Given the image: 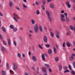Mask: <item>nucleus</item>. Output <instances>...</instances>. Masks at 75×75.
<instances>
[{
  "instance_id": "nucleus-19",
  "label": "nucleus",
  "mask_w": 75,
  "mask_h": 75,
  "mask_svg": "<svg viewBox=\"0 0 75 75\" xmlns=\"http://www.w3.org/2000/svg\"><path fill=\"white\" fill-rule=\"evenodd\" d=\"M48 53L49 54H50L52 52V50L51 49H49L48 50Z\"/></svg>"
},
{
  "instance_id": "nucleus-8",
  "label": "nucleus",
  "mask_w": 75,
  "mask_h": 75,
  "mask_svg": "<svg viewBox=\"0 0 75 75\" xmlns=\"http://www.w3.org/2000/svg\"><path fill=\"white\" fill-rule=\"evenodd\" d=\"M46 13L47 17H49L50 16V13H49V12L48 11H46Z\"/></svg>"
},
{
  "instance_id": "nucleus-1",
  "label": "nucleus",
  "mask_w": 75,
  "mask_h": 75,
  "mask_svg": "<svg viewBox=\"0 0 75 75\" xmlns=\"http://www.w3.org/2000/svg\"><path fill=\"white\" fill-rule=\"evenodd\" d=\"M34 29L35 33H38V31H39V29H38V25L36 24L35 25V26L34 27Z\"/></svg>"
},
{
  "instance_id": "nucleus-60",
  "label": "nucleus",
  "mask_w": 75,
  "mask_h": 75,
  "mask_svg": "<svg viewBox=\"0 0 75 75\" xmlns=\"http://www.w3.org/2000/svg\"><path fill=\"white\" fill-rule=\"evenodd\" d=\"M16 9H17L18 10H20V9H19V8H18V7H16Z\"/></svg>"
},
{
  "instance_id": "nucleus-32",
  "label": "nucleus",
  "mask_w": 75,
  "mask_h": 75,
  "mask_svg": "<svg viewBox=\"0 0 75 75\" xmlns=\"http://www.w3.org/2000/svg\"><path fill=\"white\" fill-rule=\"evenodd\" d=\"M45 67H47V68H50V66L48 64H45Z\"/></svg>"
},
{
  "instance_id": "nucleus-57",
  "label": "nucleus",
  "mask_w": 75,
  "mask_h": 75,
  "mask_svg": "<svg viewBox=\"0 0 75 75\" xmlns=\"http://www.w3.org/2000/svg\"><path fill=\"white\" fill-rule=\"evenodd\" d=\"M49 72H51V69H49Z\"/></svg>"
},
{
  "instance_id": "nucleus-18",
  "label": "nucleus",
  "mask_w": 75,
  "mask_h": 75,
  "mask_svg": "<svg viewBox=\"0 0 75 75\" xmlns=\"http://www.w3.org/2000/svg\"><path fill=\"white\" fill-rule=\"evenodd\" d=\"M1 50L3 52H5L6 51V49H5V48L4 47H2Z\"/></svg>"
},
{
  "instance_id": "nucleus-10",
  "label": "nucleus",
  "mask_w": 75,
  "mask_h": 75,
  "mask_svg": "<svg viewBox=\"0 0 75 75\" xmlns=\"http://www.w3.org/2000/svg\"><path fill=\"white\" fill-rule=\"evenodd\" d=\"M6 67L7 69L8 70V69L10 68V66H9V64L8 63H6Z\"/></svg>"
},
{
  "instance_id": "nucleus-28",
  "label": "nucleus",
  "mask_w": 75,
  "mask_h": 75,
  "mask_svg": "<svg viewBox=\"0 0 75 75\" xmlns=\"http://www.w3.org/2000/svg\"><path fill=\"white\" fill-rule=\"evenodd\" d=\"M13 4V2L12 1H11L9 2V6L11 7L12 6V5Z\"/></svg>"
},
{
  "instance_id": "nucleus-42",
  "label": "nucleus",
  "mask_w": 75,
  "mask_h": 75,
  "mask_svg": "<svg viewBox=\"0 0 75 75\" xmlns=\"http://www.w3.org/2000/svg\"><path fill=\"white\" fill-rule=\"evenodd\" d=\"M73 67L74 68H75V62H74L73 63Z\"/></svg>"
},
{
  "instance_id": "nucleus-2",
  "label": "nucleus",
  "mask_w": 75,
  "mask_h": 75,
  "mask_svg": "<svg viewBox=\"0 0 75 75\" xmlns=\"http://www.w3.org/2000/svg\"><path fill=\"white\" fill-rule=\"evenodd\" d=\"M66 5L67 6L68 8H70L71 7V5L69 4V2L67 1L66 2Z\"/></svg>"
},
{
  "instance_id": "nucleus-62",
  "label": "nucleus",
  "mask_w": 75,
  "mask_h": 75,
  "mask_svg": "<svg viewBox=\"0 0 75 75\" xmlns=\"http://www.w3.org/2000/svg\"><path fill=\"white\" fill-rule=\"evenodd\" d=\"M61 13H64V10H62L61 11Z\"/></svg>"
},
{
  "instance_id": "nucleus-38",
  "label": "nucleus",
  "mask_w": 75,
  "mask_h": 75,
  "mask_svg": "<svg viewBox=\"0 0 75 75\" xmlns=\"http://www.w3.org/2000/svg\"><path fill=\"white\" fill-rule=\"evenodd\" d=\"M39 48H40L41 49H42V46H41V45H40V44H39Z\"/></svg>"
},
{
  "instance_id": "nucleus-29",
  "label": "nucleus",
  "mask_w": 75,
  "mask_h": 75,
  "mask_svg": "<svg viewBox=\"0 0 75 75\" xmlns=\"http://www.w3.org/2000/svg\"><path fill=\"white\" fill-rule=\"evenodd\" d=\"M69 27L71 30H74V28H73V26H72L70 25Z\"/></svg>"
},
{
  "instance_id": "nucleus-14",
  "label": "nucleus",
  "mask_w": 75,
  "mask_h": 75,
  "mask_svg": "<svg viewBox=\"0 0 75 75\" xmlns=\"http://www.w3.org/2000/svg\"><path fill=\"white\" fill-rule=\"evenodd\" d=\"M65 18V16L63 14H62L60 15V18Z\"/></svg>"
},
{
  "instance_id": "nucleus-48",
  "label": "nucleus",
  "mask_w": 75,
  "mask_h": 75,
  "mask_svg": "<svg viewBox=\"0 0 75 75\" xmlns=\"http://www.w3.org/2000/svg\"><path fill=\"white\" fill-rule=\"evenodd\" d=\"M56 36L57 38H59V35H56Z\"/></svg>"
},
{
  "instance_id": "nucleus-50",
  "label": "nucleus",
  "mask_w": 75,
  "mask_h": 75,
  "mask_svg": "<svg viewBox=\"0 0 75 75\" xmlns=\"http://www.w3.org/2000/svg\"><path fill=\"white\" fill-rule=\"evenodd\" d=\"M44 55L46 57H47L48 55H47V53H45L44 54Z\"/></svg>"
},
{
  "instance_id": "nucleus-36",
  "label": "nucleus",
  "mask_w": 75,
  "mask_h": 75,
  "mask_svg": "<svg viewBox=\"0 0 75 75\" xmlns=\"http://www.w3.org/2000/svg\"><path fill=\"white\" fill-rule=\"evenodd\" d=\"M42 8V10H45V7H44V5H42L41 6Z\"/></svg>"
},
{
  "instance_id": "nucleus-54",
  "label": "nucleus",
  "mask_w": 75,
  "mask_h": 75,
  "mask_svg": "<svg viewBox=\"0 0 75 75\" xmlns=\"http://www.w3.org/2000/svg\"><path fill=\"white\" fill-rule=\"evenodd\" d=\"M28 36L29 37H32V35L30 34H29L28 35Z\"/></svg>"
},
{
  "instance_id": "nucleus-46",
  "label": "nucleus",
  "mask_w": 75,
  "mask_h": 75,
  "mask_svg": "<svg viewBox=\"0 0 75 75\" xmlns=\"http://www.w3.org/2000/svg\"><path fill=\"white\" fill-rule=\"evenodd\" d=\"M64 15H65L66 17H67V13H64Z\"/></svg>"
},
{
  "instance_id": "nucleus-44",
  "label": "nucleus",
  "mask_w": 75,
  "mask_h": 75,
  "mask_svg": "<svg viewBox=\"0 0 75 75\" xmlns=\"http://www.w3.org/2000/svg\"><path fill=\"white\" fill-rule=\"evenodd\" d=\"M0 39L1 40H3V37H2L1 35V34H0Z\"/></svg>"
},
{
  "instance_id": "nucleus-24",
  "label": "nucleus",
  "mask_w": 75,
  "mask_h": 75,
  "mask_svg": "<svg viewBox=\"0 0 75 75\" xmlns=\"http://www.w3.org/2000/svg\"><path fill=\"white\" fill-rule=\"evenodd\" d=\"M55 33H56V35H59V33L58 31H56Z\"/></svg>"
},
{
  "instance_id": "nucleus-43",
  "label": "nucleus",
  "mask_w": 75,
  "mask_h": 75,
  "mask_svg": "<svg viewBox=\"0 0 75 75\" xmlns=\"http://www.w3.org/2000/svg\"><path fill=\"white\" fill-rule=\"evenodd\" d=\"M40 11H36V14H40Z\"/></svg>"
},
{
  "instance_id": "nucleus-17",
  "label": "nucleus",
  "mask_w": 75,
  "mask_h": 75,
  "mask_svg": "<svg viewBox=\"0 0 75 75\" xmlns=\"http://www.w3.org/2000/svg\"><path fill=\"white\" fill-rule=\"evenodd\" d=\"M59 70L60 71H61V69H62V66L61 65H60L59 67Z\"/></svg>"
},
{
  "instance_id": "nucleus-25",
  "label": "nucleus",
  "mask_w": 75,
  "mask_h": 75,
  "mask_svg": "<svg viewBox=\"0 0 75 75\" xmlns=\"http://www.w3.org/2000/svg\"><path fill=\"white\" fill-rule=\"evenodd\" d=\"M50 7H51V8H54V6L52 4H50Z\"/></svg>"
},
{
  "instance_id": "nucleus-9",
  "label": "nucleus",
  "mask_w": 75,
  "mask_h": 75,
  "mask_svg": "<svg viewBox=\"0 0 75 75\" xmlns=\"http://www.w3.org/2000/svg\"><path fill=\"white\" fill-rule=\"evenodd\" d=\"M53 51L55 54H57V49L54 47H53Z\"/></svg>"
},
{
  "instance_id": "nucleus-26",
  "label": "nucleus",
  "mask_w": 75,
  "mask_h": 75,
  "mask_svg": "<svg viewBox=\"0 0 75 75\" xmlns=\"http://www.w3.org/2000/svg\"><path fill=\"white\" fill-rule=\"evenodd\" d=\"M13 31L16 32L17 31V29L16 28H13Z\"/></svg>"
},
{
  "instance_id": "nucleus-39",
  "label": "nucleus",
  "mask_w": 75,
  "mask_h": 75,
  "mask_svg": "<svg viewBox=\"0 0 75 75\" xmlns=\"http://www.w3.org/2000/svg\"><path fill=\"white\" fill-rule=\"evenodd\" d=\"M48 18L49 20L50 21H51V18L50 17V16H48Z\"/></svg>"
},
{
  "instance_id": "nucleus-6",
  "label": "nucleus",
  "mask_w": 75,
  "mask_h": 75,
  "mask_svg": "<svg viewBox=\"0 0 75 75\" xmlns=\"http://www.w3.org/2000/svg\"><path fill=\"white\" fill-rule=\"evenodd\" d=\"M1 29L3 32H4V33L6 32V28H5L4 27V26H2L1 28Z\"/></svg>"
},
{
  "instance_id": "nucleus-52",
  "label": "nucleus",
  "mask_w": 75,
  "mask_h": 75,
  "mask_svg": "<svg viewBox=\"0 0 75 75\" xmlns=\"http://www.w3.org/2000/svg\"><path fill=\"white\" fill-rule=\"evenodd\" d=\"M23 7H24V8H26V7H27V6L25 5L24 4H23Z\"/></svg>"
},
{
  "instance_id": "nucleus-20",
  "label": "nucleus",
  "mask_w": 75,
  "mask_h": 75,
  "mask_svg": "<svg viewBox=\"0 0 75 75\" xmlns=\"http://www.w3.org/2000/svg\"><path fill=\"white\" fill-rule=\"evenodd\" d=\"M39 30L41 32H42L43 30H42V27L41 26H40L39 27Z\"/></svg>"
},
{
  "instance_id": "nucleus-4",
  "label": "nucleus",
  "mask_w": 75,
  "mask_h": 75,
  "mask_svg": "<svg viewBox=\"0 0 75 75\" xmlns=\"http://www.w3.org/2000/svg\"><path fill=\"white\" fill-rule=\"evenodd\" d=\"M13 65L14 67H13V69L15 70L17 68V64H16V63H13Z\"/></svg>"
},
{
  "instance_id": "nucleus-16",
  "label": "nucleus",
  "mask_w": 75,
  "mask_h": 75,
  "mask_svg": "<svg viewBox=\"0 0 75 75\" xmlns=\"http://www.w3.org/2000/svg\"><path fill=\"white\" fill-rule=\"evenodd\" d=\"M60 20L62 21V22H64L65 21V19L64 18H60Z\"/></svg>"
},
{
  "instance_id": "nucleus-23",
  "label": "nucleus",
  "mask_w": 75,
  "mask_h": 75,
  "mask_svg": "<svg viewBox=\"0 0 75 75\" xmlns=\"http://www.w3.org/2000/svg\"><path fill=\"white\" fill-rule=\"evenodd\" d=\"M2 75H6V72L4 71H2Z\"/></svg>"
},
{
  "instance_id": "nucleus-40",
  "label": "nucleus",
  "mask_w": 75,
  "mask_h": 75,
  "mask_svg": "<svg viewBox=\"0 0 75 75\" xmlns=\"http://www.w3.org/2000/svg\"><path fill=\"white\" fill-rule=\"evenodd\" d=\"M45 46L47 47V48H49L50 47V45L49 44H46Z\"/></svg>"
},
{
  "instance_id": "nucleus-49",
  "label": "nucleus",
  "mask_w": 75,
  "mask_h": 75,
  "mask_svg": "<svg viewBox=\"0 0 75 75\" xmlns=\"http://www.w3.org/2000/svg\"><path fill=\"white\" fill-rule=\"evenodd\" d=\"M71 56H72V57H75V54L74 53H72Z\"/></svg>"
},
{
  "instance_id": "nucleus-63",
  "label": "nucleus",
  "mask_w": 75,
  "mask_h": 75,
  "mask_svg": "<svg viewBox=\"0 0 75 75\" xmlns=\"http://www.w3.org/2000/svg\"><path fill=\"white\" fill-rule=\"evenodd\" d=\"M73 9L74 10H75V6H74L73 7Z\"/></svg>"
},
{
  "instance_id": "nucleus-53",
  "label": "nucleus",
  "mask_w": 75,
  "mask_h": 75,
  "mask_svg": "<svg viewBox=\"0 0 75 75\" xmlns=\"http://www.w3.org/2000/svg\"><path fill=\"white\" fill-rule=\"evenodd\" d=\"M67 35L68 36H69V35H70V33H67Z\"/></svg>"
},
{
  "instance_id": "nucleus-22",
  "label": "nucleus",
  "mask_w": 75,
  "mask_h": 75,
  "mask_svg": "<svg viewBox=\"0 0 75 75\" xmlns=\"http://www.w3.org/2000/svg\"><path fill=\"white\" fill-rule=\"evenodd\" d=\"M71 74L73 75H75V72L74 70H71Z\"/></svg>"
},
{
  "instance_id": "nucleus-37",
  "label": "nucleus",
  "mask_w": 75,
  "mask_h": 75,
  "mask_svg": "<svg viewBox=\"0 0 75 75\" xmlns=\"http://www.w3.org/2000/svg\"><path fill=\"white\" fill-rule=\"evenodd\" d=\"M59 60V58L58 57H57L55 58V61H58Z\"/></svg>"
},
{
  "instance_id": "nucleus-59",
  "label": "nucleus",
  "mask_w": 75,
  "mask_h": 75,
  "mask_svg": "<svg viewBox=\"0 0 75 75\" xmlns=\"http://www.w3.org/2000/svg\"><path fill=\"white\" fill-rule=\"evenodd\" d=\"M35 4L36 5H38V4H39V3H38L37 2H35Z\"/></svg>"
},
{
  "instance_id": "nucleus-21",
  "label": "nucleus",
  "mask_w": 75,
  "mask_h": 75,
  "mask_svg": "<svg viewBox=\"0 0 75 75\" xmlns=\"http://www.w3.org/2000/svg\"><path fill=\"white\" fill-rule=\"evenodd\" d=\"M42 59L43 60H45V57L44 54H42Z\"/></svg>"
},
{
  "instance_id": "nucleus-41",
  "label": "nucleus",
  "mask_w": 75,
  "mask_h": 75,
  "mask_svg": "<svg viewBox=\"0 0 75 75\" xmlns=\"http://www.w3.org/2000/svg\"><path fill=\"white\" fill-rule=\"evenodd\" d=\"M3 43L4 45H7V43L4 41H3Z\"/></svg>"
},
{
  "instance_id": "nucleus-58",
  "label": "nucleus",
  "mask_w": 75,
  "mask_h": 75,
  "mask_svg": "<svg viewBox=\"0 0 75 75\" xmlns=\"http://www.w3.org/2000/svg\"><path fill=\"white\" fill-rule=\"evenodd\" d=\"M18 56L19 57H20V56H21V54L20 53H18Z\"/></svg>"
},
{
  "instance_id": "nucleus-5",
  "label": "nucleus",
  "mask_w": 75,
  "mask_h": 75,
  "mask_svg": "<svg viewBox=\"0 0 75 75\" xmlns=\"http://www.w3.org/2000/svg\"><path fill=\"white\" fill-rule=\"evenodd\" d=\"M7 41L8 45H9V46H10V45H11V42H10V39L8 38L7 39Z\"/></svg>"
},
{
  "instance_id": "nucleus-47",
  "label": "nucleus",
  "mask_w": 75,
  "mask_h": 75,
  "mask_svg": "<svg viewBox=\"0 0 75 75\" xmlns=\"http://www.w3.org/2000/svg\"><path fill=\"white\" fill-rule=\"evenodd\" d=\"M65 42H64L62 45V46L63 47H65Z\"/></svg>"
},
{
  "instance_id": "nucleus-7",
  "label": "nucleus",
  "mask_w": 75,
  "mask_h": 75,
  "mask_svg": "<svg viewBox=\"0 0 75 75\" xmlns=\"http://www.w3.org/2000/svg\"><path fill=\"white\" fill-rule=\"evenodd\" d=\"M32 59L33 61H34L35 62L37 61V59H36V57L34 56H33V57H32Z\"/></svg>"
},
{
  "instance_id": "nucleus-30",
  "label": "nucleus",
  "mask_w": 75,
  "mask_h": 75,
  "mask_svg": "<svg viewBox=\"0 0 75 75\" xmlns=\"http://www.w3.org/2000/svg\"><path fill=\"white\" fill-rule=\"evenodd\" d=\"M10 28L11 29H13V28H14V27H13V25H11L10 26Z\"/></svg>"
},
{
  "instance_id": "nucleus-55",
  "label": "nucleus",
  "mask_w": 75,
  "mask_h": 75,
  "mask_svg": "<svg viewBox=\"0 0 75 75\" xmlns=\"http://www.w3.org/2000/svg\"><path fill=\"white\" fill-rule=\"evenodd\" d=\"M13 42L14 45L15 46H16V42H15V41H13Z\"/></svg>"
},
{
  "instance_id": "nucleus-51",
  "label": "nucleus",
  "mask_w": 75,
  "mask_h": 75,
  "mask_svg": "<svg viewBox=\"0 0 75 75\" xmlns=\"http://www.w3.org/2000/svg\"><path fill=\"white\" fill-rule=\"evenodd\" d=\"M64 69H65V70H67V67L65 66Z\"/></svg>"
},
{
  "instance_id": "nucleus-27",
  "label": "nucleus",
  "mask_w": 75,
  "mask_h": 75,
  "mask_svg": "<svg viewBox=\"0 0 75 75\" xmlns=\"http://www.w3.org/2000/svg\"><path fill=\"white\" fill-rule=\"evenodd\" d=\"M42 3L43 4H45L46 3V2L45 0H42Z\"/></svg>"
},
{
  "instance_id": "nucleus-15",
  "label": "nucleus",
  "mask_w": 75,
  "mask_h": 75,
  "mask_svg": "<svg viewBox=\"0 0 75 75\" xmlns=\"http://www.w3.org/2000/svg\"><path fill=\"white\" fill-rule=\"evenodd\" d=\"M42 70L43 72L45 73L47 72V70H46V69H45L44 68H42Z\"/></svg>"
},
{
  "instance_id": "nucleus-33",
  "label": "nucleus",
  "mask_w": 75,
  "mask_h": 75,
  "mask_svg": "<svg viewBox=\"0 0 75 75\" xmlns=\"http://www.w3.org/2000/svg\"><path fill=\"white\" fill-rule=\"evenodd\" d=\"M64 73H66V72H69V70L67 69L65 71H64Z\"/></svg>"
},
{
  "instance_id": "nucleus-11",
  "label": "nucleus",
  "mask_w": 75,
  "mask_h": 75,
  "mask_svg": "<svg viewBox=\"0 0 75 75\" xmlns=\"http://www.w3.org/2000/svg\"><path fill=\"white\" fill-rule=\"evenodd\" d=\"M13 19L14 20L16 21V22L17 23L18 22V21L17 20V17H13Z\"/></svg>"
},
{
  "instance_id": "nucleus-45",
  "label": "nucleus",
  "mask_w": 75,
  "mask_h": 75,
  "mask_svg": "<svg viewBox=\"0 0 75 75\" xmlns=\"http://www.w3.org/2000/svg\"><path fill=\"white\" fill-rule=\"evenodd\" d=\"M69 67L70 70H72V68H71V65H69Z\"/></svg>"
},
{
  "instance_id": "nucleus-31",
  "label": "nucleus",
  "mask_w": 75,
  "mask_h": 75,
  "mask_svg": "<svg viewBox=\"0 0 75 75\" xmlns=\"http://www.w3.org/2000/svg\"><path fill=\"white\" fill-rule=\"evenodd\" d=\"M50 35H51V36L52 37H54V33H53L50 32Z\"/></svg>"
},
{
  "instance_id": "nucleus-12",
  "label": "nucleus",
  "mask_w": 75,
  "mask_h": 75,
  "mask_svg": "<svg viewBox=\"0 0 75 75\" xmlns=\"http://www.w3.org/2000/svg\"><path fill=\"white\" fill-rule=\"evenodd\" d=\"M66 44L68 47H69L71 45L69 42H67Z\"/></svg>"
},
{
  "instance_id": "nucleus-64",
  "label": "nucleus",
  "mask_w": 75,
  "mask_h": 75,
  "mask_svg": "<svg viewBox=\"0 0 75 75\" xmlns=\"http://www.w3.org/2000/svg\"><path fill=\"white\" fill-rule=\"evenodd\" d=\"M24 75H29L28 74H27V73H25L24 74Z\"/></svg>"
},
{
  "instance_id": "nucleus-3",
  "label": "nucleus",
  "mask_w": 75,
  "mask_h": 75,
  "mask_svg": "<svg viewBox=\"0 0 75 75\" xmlns=\"http://www.w3.org/2000/svg\"><path fill=\"white\" fill-rule=\"evenodd\" d=\"M47 37L46 36H45L44 38V40L45 42H47Z\"/></svg>"
},
{
  "instance_id": "nucleus-61",
  "label": "nucleus",
  "mask_w": 75,
  "mask_h": 75,
  "mask_svg": "<svg viewBox=\"0 0 75 75\" xmlns=\"http://www.w3.org/2000/svg\"><path fill=\"white\" fill-rule=\"evenodd\" d=\"M71 1L72 2H73V3H75V0H72Z\"/></svg>"
},
{
  "instance_id": "nucleus-13",
  "label": "nucleus",
  "mask_w": 75,
  "mask_h": 75,
  "mask_svg": "<svg viewBox=\"0 0 75 75\" xmlns=\"http://www.w3.org/2000/svg\"><path fill=\"white\" fill-rule=\"evenodd\" d=\"M31 23L32 24H35V20L32 19L31 20Z\"/></svg>"
},
{
  "instance_id": "nucleus-34",
  "label": "nucleus",
  "mask_w": 75,
  "mask_h": 75,
  "mask_svg": "<svg viewBox=\"0 0 75 75\" xmlns=\"http://www.w3.org/2000/svg\"><path fill=\"white\" fill-rule=\"evenodd\" d=\"M10 72L11 74H14L13 71L11 70H10Z\"/></svg>"
},
{
  "instance_id": "nucleus-35",
  "label": "nucleus",
  "mask_w": 75,
  "mask_h": 75,
  "mask_svg": "<svg viewBox=\"0 0 75 75\" xmlns=\"http://www.w3.org/2000/svg\"><path fill=\"white\" fill-rule=\"evenodd\" d=\"M66 17V21H68L69 20V18H68V17Z\"/></svg>"
},
{
  "instance_id": "nucleus-56",
  "label": "nucleus",
  "mask_w": 75,
  "mask_h": 75,
  "mask_svg": "<svg viewBox=\"0 0 75 75\" xmlns=\"http://www.w3.org/2000/svg\"><path fill=\"white\" fill-rule=\"evenodd\" d=\"M71 58L72 59H74V56H71Z\"/></svg>"
}]
</instances>
